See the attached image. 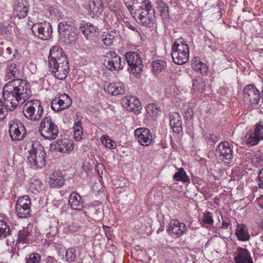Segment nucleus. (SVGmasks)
<instances>
[{"instance_id": "4be33fe9", "label": "nucleus", "mask_w": 263, "mask_h": 263, "mask_svg": "<svg viewBox=\"0 0 263 263\" xmlns=\"http://www.w3.org/2000/svg\"><path fill=\"white\" fill-rule=\"evenodd\" d=\"M235 254V263H254L250 253L246 248H238Z\"/></svg>"}, {"instance_id": "0eeeda50", "label": "nucleus", "mask_w": 263, "mask_h": 263, "mask_svg": "<svg viewBox=\"0 0 263 263\" xmlns=\"http://www.w3.org/2000/svg\"><path fill=\"white\" fill-rule=\"evenodd\" d=\"M232 149L227 141L221 142L215 151V156L219 163L230 164L233 159Z\"/></svg>"}, {"instance_id": "79ce46f5", "label": "nucleus", "mask_w": 263, "mask_h": 263, "mask_svg": "<svg viewBox=\"0 0 263 263\" xmlns=\"http://www.w3.org/2000/svg\"><path fill=\"white\" fill-rule=\"evenodd\" d=\"M72 30L71 25L66 22H62L58 25V31L60 37Z\"/></svg>"}, {"instance_id": "3c124183", "label": "nucleus", "mask_w": 263, "mask_h": 263, "mask_svg": "<svg viewBox=\"0 0 263 263\" xmlns=\"http://www.w3.org/2000/svg\"><path fill=\"white\" fill-rule=\"evenodd\" d=\"M202 221L204 223L212 225L214 223V220L212 213L210 212H205L203 215Z\"/></svg>"}, {"instance_id": "bf43d9fd", "label": "nucleus", "mask_w": 263, "mask_h": 263, "mask_svg": "<svg viewBox=\"0 0 263 263\" xmlns=\"http://www.w3.org/2000/svg\"><path fill=\"white\" fill-rule=\"evenodd\" d=\"M231 224V222L230 220H223L222 222V226L220 227L221 229H227L228 227Z\"/></svg>"}, {"instance_id": "c756f323", "label": "nucleus", "mask_w": 263, "mask_h": 263, "mask_svg": "<svg viewBox=\"0 0 263 263\" xmlns=\"http://www.w3.org/2000/svg\"><path fill=\"white\" fill-rule=\"evenodd\" d=\"M236 235L238 239L241 241H246L250 239L249 235L247 226L243 223L238 224L236 231Z\"/></svg>"}, {"instance_id": "5fc2aeb1", "label": "nucleus", "mask_w": 263, "mask_h": 263, "mask_svg": "<svg viewBox=\"0 0 263 263\" xmlns=\"http://www.w3.org/2000/svg\"><path fill=\"white\" fill-rule=\"evenodd\" d=\"M74 132H83V127L82 126V121L79 120L75 122L73 125Z\"/></svg>"}, {"instance_id": "a878e982", "label": "nucleus", "mask_w": 263, "mask_h": 263, "mask_svg": "<svg viewBox=\"0 0 263 263\" xmlns=\"http://www.w3.org/2000/svg\"><path fill=\"white\" fill-rule=\"evenodd\" d=\"M79 31L81 32L84 36L89 39L93 34H99L98 28L90 23H81L79 27Z\"/></svg>"}, {"instance_id": "6ab92c4d", "label": "nucleus", "mask_w": 263, "mask_h": 263, "mask_svg": "<svg viewBox=\"0 0 263 263\" xmlns=\"http://www.w3.org/2000/svg\"><path fill=\"white\" fill-rule=\"evenodd\" d=\"M9 133L13 141L22 140L25 136L26 130L24 126L21 122H13L9 124Z\"/></svg>"}, {"instance_id": "f8f14e48", "label": "nucleus", "mask_w": 263, "mask_h": 263, "mask_svg": "<svg viewBox=\"0 0 263 263\" xmlns=\"http://www.w3.org/2000/svg\"><path fill=\"white\" fill-rule=\"evenodd\" d=\"M31 202L28 195H24L18 198L15 206L16 213L21 218H26L30 216Z\"/></svg>"}, {"instance_id": "72a5a7b5", "label": "nucleus", "mask_w": 263, "mask_h": 263, "mask_svg": "<svg viewBox=\"0 0 263 263\" xmlns=\"http://www.w3.org/2000/svg\"><path fill=\"white\" fill-rule=\"evenodd\" d=\"M166 67V63L163 60H155L152 63V70L156 75Z\"/></svg>"}, {"instance_id": "4d7b16f0", "label": "nucleus", "mask_w": 263, "mask_h": 263, "mask_svg": "<svg viewBox=\"0 0 263 263\" xmlns=\"http://www.w3.org/2000/svg\"><path fill=\"white\" fill-rule=\"evenodd\" d=\"M184 114L186 118H192L194 116L193 110L191 108L186 109Z\"/></svg>"}, {"instance_id": "ddd939ff", "label": "nucleus", "mask_w": 263, "mask_h": 263, "mask_svg": "<svg viewBox=\"0 0 263 263\" xmlns=\"http://www.w3.org/2000/svg\"><path fill=\"white\" fill-rule=\"evenodd\" d=\"M105 57L104 65L109 70L112 71L123 68L124 61H122L121 58L114 51H110L106 52Z\"/></svg>"}, {"instance_id": "864d4df0", "label": "nucleus", "mask_w": 263, "mask_h": 263, "mask_svg": "<svg viewBox=\"0 0 263 263\" xmlns=\"http://www.w3.org/2000/svg\"><path fill=\"white\" fill-rule=\"evenodd\" d=\"M256 181L258 187L263 189V169L259 171Z\"/></svg>"}, {"instance_id": "c03bdc74", "label": "nucleus", "mask_w": 263, "mask_h": 263, "mask_svg": "<svg viewBox=\"0 0 263 263\" xmlns=\"http://www.w3.org/2000/svg\"><path fill=\"white\" fill-rule=\"evenodd\" d=\"M77 37V35L73 30L67 33L66 34H64L61 36V39H62L66 44L74 43Z\"/></svg>"}, {"instance_id": "f3484780", "label": "nucleus", "mask_w": 263, "mask_h": 263, "mask_svg": "<svg viewBox=\"0 0 263 263\" xmlns=\"http://www.w3.org/2000/svg\"><path fill=\"white\" fill-rule=\"evenodd\" d=\"M104 9L103 0H90L87 5L88 14L93 18H98L102 14Z\"/></svg>"}, {"instance_id": "423d86ee", "label": "nucleus", "mask_w": 263, "mask_h": 263, "mask_svg": "<svg viewBox=\"0 0 263 263\" xmlns=\"http://www.w3.org/2000/svg\"><path fill=\"white\" fill-rule=\"evenodd\" d=\"M39 131L43 137L50 140L56 139L59 133L58 126L50 116H46L42 121Z\"/></svg>"}, {"instance_id": "774afa93", "label": "nucleus", "mask_w": 263, "mask_h": 263, "mask_svg": "<svg viewBox=\"0 0 263 263\" xmlns=\"http://www.w3.org/2000/svg\"><path fill=\"white\" fill-rule=\"evenodd\" d=\"M260 50L261 51H263V48H262L260 49Z\"/></svg>"}, {"instance_id": "473e14b6", "label": "nucleus", "mask_w": 263, "mask_h": 263, "mask_svg": "<svg viewBox=\"0 0 263 263\" xmlns=\"http://www.w3.org/2000/svg\"><path fill=\"white\" fill-rule=\"evenodd\" d=\"M205 83L201 77H198L193 80L192 89L193 91L202 93L205 90Z\"/></svg>"}, {"instance_id": "052dcab7", "label": "nucleus", "mask_w": 263, "mask_h": 263, "mask_svg": "<svg viewBox=\"0 0 263 263\" xmlns=\"http://www.w3.org/2000/svg\"><path fill=\"white\" fill-rule=\"evenodd\" d=\"M13 57L15 59L19 60L21 57V54L18 52L17 50L15 49Z\"/></svg>"}, {"instance_id": "9b49d317", "label": "nucleus", "mask_w": 263, "mask_h": 263, "mask_svg": "<svg viewBox=\"0 0 263 263\" xmlns=\"http://www.w3.org/2000/svg\"><path fill=\"white\" fill-rule=\"evenodd\" d=\"M62 62L59 61L51 65H48L49 70L54 73L55 78L64 80L68 77L69 73V61L65 57L62 59Z\"/></svg>"}, {"instance_id": "e2e57ef3", "label": "nucleus", "mask_w": 263, "mask_h": 263, "mask_svg": "<svg viewBox=\"0 0 263 263\" xmlns=\"http://www.w3.org/2000/svg\"><path fill=\"white\" fill-rule=\"evenodd\" d=\"M103 228L104 229V230H107V229H108L109 230H110V228L105 225L103 226Z\"/></svg>"}, {"instance_id": "13d9d810", "label": "nucleus", "mask_w": 263, "mask_h": 263, "mask_svg": "<svg viewBox=\"0 0 263 263\" xmlns=\"http://www.w3.org/2000/svg\"><path fill=\"white\" fill-rule=\"evenodd\" d=\"M83 134V132H74V138L76 141H80L82 137V135Z\"/></svg>"}, {"instance_id": "b1692460", "label": "nucleus", "mask_w": 263, "mask_h": 263, "mask_svg": "<svg viewBox=\"0 0 263 263\" xmlns=\"http://www.w3.org/2000/svg\"><path fill=\"white\" fill-rule=\"evenodd\" d=\"M127 110L136 112L141 108V103L136 97L130 96L125 97L122 103Z\"/></svg>"}, {"instance_id": "c9c22d12", "label": "nucleus", "mask_w": 263, "mask_h": 263, "mask_svg": "<svg viewBox=\"0 0 263 263\" xmlns=\"http://www.w3.org/2000/svg\"><path fill=\"white\" fill-rule=\"evenodd\" d=\"M74 220L72 223L66 224L63 227V232L65 234H71L78 232L81 228V226Z\"/></svg>"}, {"instance_id": "f257e3e1", "label": "nucleus", "mask_w": 263, "mask_h": 263, "mask_svg": "<svg viewBox=\"0 0 263 263\" xmlns=\"http://www.w3.org/2000/svg\"><path fill=\"white\" fill-rule=\"evenodd\" d=\"M30 85L25 80L16 79L3 87L0 97V120L6 116L7 112L14 110L19 104H23L31 95Z\"/></svg>"}, {"instance_id": "412c9836", "label": "nucleus", "mask_w": 263, "mask_h": 263, "mask_svg": "<svg viewBox=\"0 0 263 263\" xmlns=\"http://www.w3.org/2000/svg\"><path fill=\"white\" fill-rule=\"evenodd\" d=\"M64 57L68 59L63 49L60 46H52L50 49L48 65H51V64L53 65L59 61L62 62L63 61L62 59H64Z\"/></svg>"}, {"instance_id": "c85d7f7f", "label": "nucleus", "mask_w": 263, "mask_h": 263, "mask_svg": "<svg viewBox=\"0 0 263 263\" xmlns=\"http://www.w3.org/2000/svg\"><path fill=\"white\" fill-rule=\"evenodd\" d=\"M170 125L174 132L180 134L182 130V121L180 115L177 112H174L170 117Z\"/></svg>"}, {"instance_id": "37998d69", "label": "nucleus", "mask_w": 263, "mask_h": 263, "mask_svg": "<svg viewBox=\"0 0 263 263\" xmlns=\"http://www.w3.org/2000/svg\"><path fill=\"white\" fill-rule=\"evenodd\" d=\"M147 114L150 117H156L161 111L159 107L153 103L148 104L146 107Z\"/></svg>"}, {"instance_id": "de8ad7c7", "label": "nucleus", "mask_w": 263, "mask_h": 263, "mask_svg": "<svg viewBox=\"0 0 263 263\" xmlns=\"http://www.w3.org/2000/svg\"><path fill=\"white\" fill-rule=\"evenodd\" d=\"M76 258V250L73 248L68 249L66 251L65 260L68 262L74 261Z\"/></svg>"}, {"instance_id": "603ef678", "label": "nucleus", "mask_w": 263, "mask_h": 263, "mask_svg": "<svg viewBox=\"0 0 263 263\" xmlns=\"http://www.w3.org/2000/svg\"><path fill=\"white\" fill-rule=\"evenodd\" d=\"M205 139L206 140V143L211 145L214 144L218 140V137L213 134H206L205 136Z\"/></svg>"}, {"instance_id": "aec40b11", "label": "nucleus", "mask_w": 263, "mask_h": 263, "mask_svg": "<svg viewBox=\"0 0 263 263\" xmlns=\"http://www.w3.org/2000/svg\"><path fill=\"white\" fill-rule=\"evenodd\" d=\"M263 139V122L259 121L256 125L254 133L251 134L247 141V144L253 146Z\"/></svg>"}, {"instance_id": "4c0bfd02", "label": "nucleus", "mask_w": 263, "mask_h": 263, "mask_svg": "<svg viewBox=\"0 0 263 263\" xmlns=\"http://www.w3.org/2000/svg\"><path fill=\"white\" fill-rule=\"evenodd\" d=\"M7 42L0 41V55L8 58L12 53V48L7 45Z\"/></svg>"}, {"instance_id": "6e6d98bb", "label": "nucleus", "mask_w": 263, "mask_h": 263, "mask_svg": "<svg viewBox=\"0 0 263 263\" xmlns=\"http://www.w3.org/2000/svg\"><path fill=\"white\" fill-rule=\"evenodd\" d=\"M253 161L255 165L261 166L263 164V158L261 157L255 156Z\"/></svg>"}, {"instance_id": "9d476101", "label": "nucleus", "mask_w": 263, "mask_h": 263, "mask_svg": "<svg viewBox=\"0 0 263 263\" xmlns=\"http://www.w3.org/2000/svg\"><path fill=\"white\" fill-rule=\"evenodd\" d=\"M243 100L246 104L252 106L253 107L258 105L260 100V93L253 85L246 86L243 90Z\"/></svg>"}, {"instance_id": "bb28decb", "label": "nucleus", "mask_w": 263, "mask_h": 263, "mask_svg": "<svg viewBox=\"0 0 263 263\" xmlns=\"http://www.w3.org/2000/svg\"><path fill=\"white\" fill-rule=\"evenodd\" d=\"M124 86L122 83H109L104 88L105 92L112 96L122 95L124 92Z\"/></svg>"}, {"instance_id": "2f4dec72", "label": "nucleus", "mask_w": 263, "mask_h": 263, "mask_svg": "<svg viewBox=\"0 0 263 263\" xmlns=\"http://www.w3.org/2000/svg\"><path fill=\"white\" fill-rule=\"evenodd\" d=\"M125 4L129 12L132 13L133 11L138 8H141L143 4L149 0H124Z\"/></svg>"}, {"instance_id": "f03ea898", "label": "nucleus", "mask_w": 263, "mask_h": 263, "mask_svg": "<svg viewBox=\"0 0 263 263\" xmlns=\"http://www.w3.org/2000/svg\"><path fill=\"white\" fill-rule=\"evenodd\" d=\"M29 164L34 168H41L45 165L46 154L44 147L39 142L31 141L25 146Z\"/></svg>"}, {"instance_id": "a211bd4d", "label": "nucleus", "mask_w": 263, "mask_h": 263, "mask_svg": "<svg viewBox=\"0 0 263 263\" xmlns=\"http://www.w3.org/2000/svg\"><path fill=\"white\" fill-rule=\"evenodd\" d=\"M135 135L138 142L142 146H148L153 140V136L151 130L144 127H141L135 130Z\"/></svg>"}, {"instance_id": "0e129e2a", "label": "nucleus", "mask_w": 263, "mask_h": 263, "mask_svg": "<svg viewBox=\"0 0 263 263\" xmlns=\"http://www.w3.org/2000/svg\"><path fill=\"white\" fill-rule=\"evenodd\" d=\"M259 107L263 108V103H262V101H261V103L259 105Z\"/></svg>"}, {"instance_id": "7c9ffc66", "label": "nucleus", "mask_w": 263, "mask_h": 263, "mask_svg": "<svg viewBox=\"0 0 263 263\" xmlns=\"http://www.w3.org/2000/svg\"><path fill=\"white\" fill-rule=\"evenodd\" d=\"M6 65V73L9 78H18L21 75V71L17 65L10 61H7Z\"/></svg>"}, {"instance_id": "09e8293b", "label": "nucleus", "mask_w": 263, "mask_h": 263, "mask_svg": "<svg viewBox=\"0 0 263 263\" xmlns=\"http://www.w3.org/2000/svg\"><path fill=\"white\" fill-rule=\"evenodd\" d=\"M26 260V263H41V256L38 253H31Z\"/></svg>"}, {"instance_id": "8fccbe9b", "label": "nucleus", "mask_w": 263, "mask_h": 263, "mask_svg": "<svg viewBox=\"0 0 263 263\" xmlns=\"http://www.w3.org/2000/svg\"><path fill=\"white\" fill-rule=\"evenodd\" d=\"M115 40L114 35L111 34H107L102 36V42L104 44L107 46H111Z\"/></svg>"}, {"instance_id": "dca6fc26", "label": "nucleus", "mask_w": 263, "mask_h": 263, "mask_svg": "<svg viewBox=\"0 0 263 263\" xmlns=\"http://www.w3.org/2000/svg\"><path fill=\"white\" fill-rule=\"evenodd\" d=\"M30 5L28 0H16L14 5L13 14L15 18H25L29 12Z\"/></svg>"}, {"instance_id": "a19ab883", "label": "nucleus", "mask_w": 263, "mask_h": 263, "mask_svg": "<svg viewBox=\"0 0 263 263\" xmlns=\"http://www.w3.org/2000/svg\"><path fill=\"white\" fill-rule=\"evenodd\" d=\"M29 189L33 193L39 192L43 189V184L40 180L34 179L29 184Z\"/></svg>"}, {"instance_id": "4468645a", "label": "nucleus", "mask_w": 263, "mask_h": 263, "mask_svg": "<svg viewBox=\"0 0 263 263\" xmlns=\"http://www.w3.org/2000/svg\"><path fill=\"white\" fill-rule=\"evenodd\" d=\"M72 104V100L70 96L63 93L56 97L51 102V107L55 111L68 108Z\"/></svg>"}, {"instance_id": "2eb2a0df", "label": "nucleus", "mask_w": 263, "mask_h": 263, "mask_svg": "<svg viewBox=\"0 0 263 263\" xmlns=\"http://www.w3.org/2000/svg\"><path fill=\"white\" fill-rule=\"evenodd\" d=\"M186 230V225L178 220L172 219L168 223L167 232L173 238L180 237L185 233Z\"/></svg>"}, {"instance_id": "338daca9", "label": "nucleus", "mask_w": 263, "mask_h": 263, "mask_svg": "<svg viewBox=\"0 0 263 263\" xmlns=\"http://www.w3.org/2000/svg\"><path fill=\"white\" fill-rule=\"evenodd\" d=\"M105 231V232H106V234H107V232L109 233L110 232V230H109L108 229H107V230H106Z\"/></svg>"}, {"instance_id": "49530a36", "label": "nucleus", "mask_w": 263, "mask_h": 263, "mask_svg": "<svg viewBox=\"0 0 263 263\" xmlns=\"http://www.w3.org/2000/svg\"><path fill=\"white\" fill-rule=\"evenodd\" d=\"M101 141L105 147L109 149H115L117 146L116 143L107 136L103 137Z\"/></svg>"}, {"instance_id": "ea45409f", "label": "nucleus", "mask_w": 263, "mask_h": 263, "mask_svg": "<svg viewBox=\"0 0 263 263\" xmlns=\"http://www.w3.org/2000/svg\"><path fill=\"white\" fill-rule=\"evenodd\" d=\"M31 235V233L28 228H24L20 231L16 243H27L29 240L28 237Z\"/></svg>"}, {"instance_id": "20e7f679", "label": "nucleus", "mask_w": 263, "mask_h": 263, "mask_svg": "<svg viewBox=\"0 0 263 263\" xmlns=\"http://www.w3.org/2000/svg\"><path fill=\"white\" fill-rule=\"evenodd\" d=\"M171 55L175 64L182 65L186 63L189 59V48L186 42L181 39L175 41L172 46Z\"/></svg>"}, {"instance_id": "393cba45", "label": "nucleus", "mask_w": 263, "mask_h": 263, "mask_svg": "<svg viewBox=\"0 0 263 263\" xmlns=\"http://www.w3.org/2000/svg\"><path fill=\"white\" fill-rule=\"evenodd\" d=\"M50 148L54 151L61 153L72 151L73 149L72 143L67 139L59 140L55 144L51 145Z\"/></svg>"}, {"instance_id": "680f3d73", "label": "nucleus", "mask_w": 263, "mask_h": 263, "mask_svg": "<svg viewBox=\"0 0 263 263\" xmlns=\"http://www.w3.org/2000/svg\"><path fill=\"white\" fill-rule=\"evenodd\" d=\"M14 239L12 238V241H11L9 239H7L6 240V243L8 246H10V245H11V242H14Z\"/></svg>"}, {"instance_id": "39448f33", "label": "nucleus", "mask_w": 263, "mask_h": 263, "mask_svg": "<svg viewBox=\"0 0 263 263\" xmlns=\"http://www.w3.org/2000/svg\"><path fill=\"white\" fill-rule=\"evenodd\" d=\"M43 114V107L38 100L27 101L23 106V114L30 120L38 121L42 118Z\"/></svg>"}, {"instance_id": "69168bd1", "label": "nucleus", "mask_w": 263, "mask_h": 263, "mask_svg": "<svg viewBox=\"0 0 263 263\" xmlns=\"http://www.w3.org/2000/svg\"><path fill=\"white\" fill-rule=\"evenodd\" d=\"M130 29H132L133 30H135L136 28L134 27H131Z\"/></svg>"}, {"instance_id": "5701e85b", "label": "nucleus", "mask_w": 263, "mask_h": 263, "mask_svg": "<svg viewBox=\"0 0 263 263\" xmlns=\"http://www.w3.org/2000/svg\"><path fill=\"white\" fill-rule=\"evenodd\" d=\"M64 181V177L60 171H54L49 176L48 183L51 187L60 188L63 185Z\"/></svg>"}, {"instance_id": "6e6552de", "label": "nucleus", "mask_w": 263, "mask_h": 263, "mask_svg": "<svg viewBox=\"0 0 263 263\" xmlns=\"http://www.w3.org/2000/svg\"><path fill=\"white\" fill-rule=\"evenodd\" d=\"M125 57L129 66V73L134 74L135 76H138L143 68V64L140 56L137 52L129 51L125 54Z\"/></svg>"}, {"instance_id": "58836bf2", "label": "nucleus", "mask_w": 263, "mask_h": 263, "mask_svg": "<svg viewBox=\"0 0 263 263\" xmlns=\"http://www.w3.org/2000/svg\"><path fill=\"white\" fill-rule=\"evenodd\" d=\"M11 235L10 227L3 220H0V238H5Z\"/></svg>"}, {"instance_id": "e433bc0d", "label": "nucleus", "mask_w": 263, "mask_h": 263, "mask_svg": "<svg viewBox=\"0 0 263 263\" xmlns=\"http://www.w3.org/2000/svg\"><path fill=\"white\" fill-rule=\"evenodd\" d=\"M173 179L176 181H181L183 183L190 182L189 176L182 167L179 168L178 171L174 174Z\"/></svg>"}, {"instance_id": "1a4fd4ad", "label": "nucleus", "mask_w": 263, "mask_h": 263, "mask_svg": "<svg viewBox=\"0 0 263 263\" xmlns=\"http://www.w3.org/2000/svg\"><path fill=\"white\" fill-rule=\"evenodd\" d=\"M31 31L36 37L43 40L49 39L52 33L51 25L47 21L34 23L32 25Z\"/></svg>"}, {"instance_id": "f704fd0d", "label": "nucleus", "mask_w": 263, "mask_h": 263, "mask_svg": "<svg viewBox=\"0 0 263 263\" xmlns=\"http://www.w3.org/2000/svg\"><path fill=\"white\" fill-rule=\"evenodd\" d=\"M192 68L196 71H198L202 75L206 74L208 71L206 65L199 60H195L192 63Z\"/></svg>"}, {"instance_id": "7ed1b4c3", "label": "nucleus", "mask_w": 263, "mask_h": 263, "mask_svg": "<svg viewBox=\"0 0 263 263\" xmlns=\"http://www.w3.org/2000/svg\"><path fill=\"white\" fill-rule=\"evenodd\" d=\"M138 23L147 27H153L155 22V13L149 1L130 13Z\"/></svg>"}, {"instance_id": "cd10ccee", "label": "nucleus", "mask_w": 263, "mask_h": 263, "mask_svg": "<svg viewBox=\"0 0 263 263\" xmlns=\"http://www.w3.org/2000/svg\"><path fill=\"white\" fill-rule=\"evenodd\" d=\"M68 203L71 208L74 210L81 211L84 207L81 196L75 192H73L69 196Z\"/></svg>"}, {"instance_id": "a18cd8bd", "label": "nucleus", "mask_w": 263, "mask_h": 263, "mask_svg": "<svg viewBox=\"0 0 263 263\" xmlns=\"http://www.w3.org/2000/svg\"><path fill=\"white\" fill-rule=\"evenodd\" d=\"M158 8L159 9L161 15L165 18L170 16L168 7L166 4L163 1L158 3Z\"/></svg>"}]
</instances>
